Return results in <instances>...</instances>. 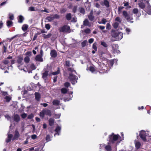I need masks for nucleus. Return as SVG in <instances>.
<instances>
[{
	"instance_id": "f257e3e1",
	"label": "nucleus",
	"mask_w": 151,
	"mask_h": 151,
	"mask_svg": "<svg viewBox=\"0 0 151 151\" xmlns=\"http://www.w3.org/2000/svg\"><path fill=\"white\" fill-rule=\"evenodd\" d=\"M120 137L118 134H115L114 133H112L109 136V142L112 144H114L115 142L117 141Z\"/></svg>"
},
{
	"instance_id": "f03ea898",
	"label": "nucleus",
	"mask_w": 151,
	"mask_h": 151,
	"mask_svg": "<svg viewBox=\"0 0 151 151\" xmlns=\"http://www.w3.org/2000/svg\"><path fill=\"white\" fill-rule=\"evenodd\" d=\"M122 14L127 22H129L131 23L134 22L132 21V20L133 19L132 15L130 16L128 14L127 12L126 11H123Z\"/></svg>"
},
{
	"instance_id": "7ed1b4c3",
	"label": "nucleus",
	"mask_w": 151,
	"mask_h": 151,
	"mask_svg": "<svg viewBox=\"0 0 151 151\" xmlns=\"http://www.w3.org/2000/svg\"><path fill=\"white\" fill-rule=\"evenodd\" d=\"M68 79L72 84L73 85H74L77 82V80L78 78L77 76L73 75L72 73H70L69 74Z\"/></svg>"
},
{
	"instance_id": "20e7f679",
	"label": "nucleus",
	"mask_w": 151,
	"mask_h": 151,
	"mask_svg": "<svg viewBox=\"0 0 151 151\" xmlns=\"http://www.w3.org/2000/svg\"><path fill=\"white\" fill-rule=\"evenodd\" d=\"M70 28L69 26H68L67 25H65L62 27H60L59 29V31L60 32H63L70 33Z\"/></svg>"
},
{
	"instance_id": "39448f33",
	"label": "nucleus",
	"mask_w": 151,
	"mask_h": 151,
	"mask_svg": "<svg viewBox=\"0 0 151 151\" xmlns=\"http://www.w3.org/2000/svg\"><path fill=\"white\" fill-rule=\"evenodd\" d=\"M139 136L144 142L147 141L146 137L149 136L148 133H146L145 131L143 130H142L141 131L139 134Z\"/></svg>"
},
{
	"instance_id": "423d86ee",
	"label": "nucleus",
	"mask_w": 151,
	"mask_h": 151,
	"mask_svg": "<svg viewBox=\"0 0 151 151\" xmlns=\"http://www.w3.org/2000/svg\"><path fill=\"white\" fill-rule=\"evenodd\" d=\"M19 137L20 134L18 131L17 130H16L14 132V136L12 138V140L13 141L14 140H17Z\"/></svg>"
},
{
	"instance_id": "0eeeda50",
	"label": "nucleus",
	"mask_w": 151,
	"mask_h": 151,
	"mask_svg": "<svg viewBox=\"0 0 151 151\" xmlns=\"http://www.w3.org/2000/svg\"><path fill=\"white\" fill-rule=\"evenodd\" d=\"M17 59V62L20 65H22L23 64L22 60H23V57L22 55H19L18 56Z\"/></svg>"
},
{
	"instance_id": "6e6552de",
	"label": "nucleus",
	"mask_w": 151,
	"mask_h": 151,
	"mask_svg": "<svg viewBox=\"0 0 151 151\" xmlns=\"http://www.w3.org/2000/svg\"><path fill=\"white\" fill-rule=\"evenodd\" d=\"M50 55L53 58H55L57 56V52L55 50H52L50 51Z\"/></svg>"
},
{
	"instance_id": "1a4fd4ad",
	"label": "nucleus",
	"mask_w": 151,
	"mask_h": 151,
	"mask_svg": "<svg viewBox=\"0 0 151 151\" xmlns=\"http://www.w3.org/2000/svg\"><path fill=\"white\" fill-rule=\"evenodd\" d=\"M49 71L47 70H45L44 73H42V78L45 79L46 80L47 78V76L48 75Z\"/></svg>"
},
{
	"instance_id": "9d476101",
	"label": "nucleus",
	"mask_w": 151,
	"mask_h": 151,
	"mask_svg": "<svg viewBox=\"0 0 151 151\" xmlns=\"http://www.w3.org/2000/svg\"><path fill=\"white\" fill-rule=\"evenodd\" d=\"M93 12L92 10H91L89 14L88 15V18L91 21H92L94 19V17L93 16Z\"/></svg>"
},
{
	"instance_id": "9b49d317",
	"label": "nucleus",
	"mask_w": 151,
	"mask_h": 151,
	"mask_svg": "<svg viewBox=\"0 0 151 151\" xmlns=\"http://www.w3.org/2000/svg\"><path fill=\"white\" fill-rule=\"evenodd\" d=\"M35 99L37 101H39L40 100L41 98V95L39 92H36L35 93Z\"/></svg>"
},
{
	"instance_id": "f8f14e48",
	"label": "nucleus",
	"mask_w": 151,
	"mask_h": 151,
	"mask_svg": "<svg viewBox=\"0 0 151 151\" xmlns=\"http://www.w3.org/2000/svg\"><path fill=\"white\" fill-rule=\"evenodd\" d=\"M13 119L15 122H18L20 120V118L18 114H16L14 115Z\"/></svg>"
},
{
	"instance_id": "ddd939ff",
	"label": "nucleus",
	"mask_w": 151,
	"mask_h": 151,
	"mask_svg": "<svg viewBox=\"0 0 151 151\" xmlns=\"http://www.w3.org/2000/svg\"><path fill=\"white\" fill-rule=\"evenodd\" d=\"M13 135L12 134H9L8 135L7 138L6 139V143H9L11 141V139H12Z\"/></svg>"
},
{
	"instance_id": "4468645a",
	"label": "nucleus",
	"mask_w": 151,
	"mask_h": 151,
	"mask_svg": "<svg viewBox=\"0 0 151 151\" xmlns=\"http://www.w3.org/2000/svg\"><path fill=\"white\" fill-rule=\"evenodd\" d=\"M55 122V119L52 118H50L48 120L49 124L51 127L54 125Z\"/></svg>"
},
{
	"instance_id": "2eb2a0df",
	"label": "nucleus",
	"mask_w": 151,
	"mask_h": 151,
	"mask_svg": "<svg viewBox=\"0 0 151 151\" xmlns=\"http://www.w3.org/2000/svg\"><path fill=\"white\" fill-rule=\"evenodd\" d=\"M42 57V56L40 55H38L36 56L35 58V60H36V61L42 62L43 60Z\"/></svg>"
},
{
	"instance_id": "dca6fc26",
	"label": "nucleus",
	"mask_w": 151,
	"mask_h": 151,
	"mask_svg": "<svg viewBox=\"0 0 151 151\" xmlns=\"http://www.w3.org/2000/svg\"><path fill=\"white\" fill-rule=\"evenodd\" d=\"M83 24L85 26H88L90 27L91 26V24L88 21V20L87 19H85L83 22Z\"/></svg>"
},
{
	"instance_id": "f3484780",
	"label": "nucleus",
	"mask_w": 151,
	"mask_h": 151,
	"mask_svg": "<svg viewBox=\"0 0 151 151\" xmlns=\"http://www.w3.org/2000/svg\"><path fill=\"white\" fill-rule=\"evenodd\" d=\"M123 35L122 32H118L117 38H116V40H119L123 37Z\"/></svg>"
},
{
	"instance_id": "a211bd4d",
	"label": "nucleus",
	"mask_w": 151,
	"mask_h": 151,
	"mask_svg": "<svg viewBox=\"0 0 151 151\" xmlns=\"http://www.w3.org/2000/svg\"><path fill=\"white\" fill-rule=\"evenodd\" d=\"M61 128L59 126H57L55 129V131L57 133H55L54 134V136H55V135L56 134H58V135H59V132H60V130H61Z\"/></svg>"
},
{
	"instance_id": "6ab92c4d",
	"label": "nucleus",
	"mask_w": 151,
	"mask_h": 151,
	"mask_svg": "<svg viewBox=\"0 0 151 151\" xmlns=\"http://www.w3.org/2000/svg\"><path fill=\"white\" fill-rule=\"evenodd\" d=\"M43 111L45 115H46L49 116H50L51 115V112L50 110L48 109H43Z\"/></svg>"
},
{
	"instance_id": "aec40b11",
	"label": "nucleus",
	"mask_w": 151,
	"mask_h": 151,
	"mask_svg": "<svg viewBox=\"0 0 151 151\" xmlns=\"http://www.w3.org/2000/svg\"><path fill=\"white\" fill-rule=\"evenodd\" d=\"M52 35L51 33H48L47 35H46L45 34H43L42 35V37L44 38V39H46L50 38Z\"/></svg>"
},
{
	"instance_id": "412c9836",
	"label": "nucleus",
	"mask_w": 151,
	"mask_h": 151,
	"mask_svg": "<svg viewBox=\"0 0 151 151\" xmlns=\"http://www.w3.org/2000/svg\"><path fill=\"white\" fill-rule=\"evenodd\" d=\"M112 47L113 51L118 49L119 46L117 44H113L112 45Z\"/></svg>"
},
{
	"instance_id": "4be33fe9",
	"label": "nucleus",
	"mask_w": 151,
	"mask_h": 151,
	"mask_svg": "<svg viewBox=\"0 0 151 151\" xmlns=\"http://www.w3.org/2000/svg\"><path fill=\"white\" fill-rule=\"evenodd\" d=\"M103 66L102 67V73H107L108 71V68L105 65H103Z\"/></svg>"
},
{
	"instance_id": "5701e85b",
	"label": "nucleus",
	"mask_w": 151,
	"mask_h": 151,
	"mask_svg": "<svg viewBox=\"0 0 151 151\" xmlns=\"http://www.w3.org/2000/svg\"><path fill=\"white\" fill-rule=\"evenodd\" d=\"M65 17L67 20H70L72 18L71 14L70 13L67 14L65 16Z\"/></svg>"
},
{
	"instance_id": "b1692460",
	"label": "nucleus",
	"mask_w": 151,
	"mask_h": 151,
	"mask_svg": "<svg viewBox=\"0 0 151 151\" xmlns=\"http://www.w3.org/2000/svg\"><path fill=\"white\" fill-rule=\"evenodd\" d=\"M24 19L23 16L21 15L19 16V19H18V22L20 23H22Z\"/></svg>"
},
{
	"instance_id": "393cba45",
	"label": "nucleus",
	"mask_w": 151,
	"mask_h": 151,
	"mask_svg": "<svg viewBox=\"0 0 151 151\" xmlns=\"http://www.w3.org/2000/svg\"><path fill=\"white\" fill-rule=\"evenodd\" d=\"M118 32L116 31H114L111 33V35L113 37L115 38L116 40V38H117V35L118 34Z\"/></svg>"
},
{
	"instance_id": "a878e982",
	"label": "nucleus",
	"mask_w": 151,
	"mask_h": 151,
	"mask_svg": "<svg viewBox=\"0 0 151 151\" xmlns=\"http://www.w3.org/2000/svg\"><path fill=\"white\" fill-rule=\"evenodd\" d=\"M28 25L26 24H24L22 27V29L24 32L26 31L28 28Z\"/></svg>"
},
{
	"instance_id": "bb28decb",
	"label": "nucleus",
	"mask_w": 151,
	"mask_h": 151,
	"mask_svg": "<svg viewBox=\"0 0 151 151\" xmlns=\"http://www.w3.org/2000/svg\"><path fill=\"white\" fill-rule=\"evenodd\" d=\"M139 6L142 9H143L145 8V4L143 2H141L138 4Z\"/></svg>"
},
{
	"instance_id": "cd10ccee",
	"label": "nucleus",
	"mask_w": 151,
	"mask_h": 151,
	"mask_svg": "<svg viewBox=\"0 0 151 151\" xmlns=\"http://www.w3.org/2000/svg\"><path fill=\"white\" fill-rule=\"evenodd\" d=\"M60 102L58 100H54L52 102V104L53 105L58 106Z\"/></svg>"
},
{
	"instance_id": "c85d7f7f",
	"label": "nucleus",
	"mask_w": 151,
	"mask_h": 151,
	"mask_svg": "<svg viewBox=\"0 0 151 151\" xmlns=\"http://www.w3.org/2000/svg\"><path fill=\"white\" fill-rule=\"evenodd\" d=\"M104 4L106 7L108 8L109 7V2L108 0H104Z\"/></svg>"
},
{
	"instance_id": "c756f323",
	"label": "nucleus",
	"mask_w": 151,
	"mask_h": 151,
	"mask_svg": "<svg viewBox=\"0 0 151 151\" xmlns=\"http://www.w3.org/2000/svg\"><path fill=\"white\" fill-rule=\"evenodd\" d=\"M61 92L63 94H65L67 92L68 90L67 88H63L61 89Z\"/></svg>"
},
{
	"instance_id": "7c9ffc66",
	"label": "nucleus",
	"mask_w": 151,
	"mask_h": 151,
	"mask_svg": "<svg viewBox=\"0 0 151 151\" xmlns=\"http://www.w3.org/2000/svg\"><path fill=\"white\" fill-rule=\"evenodd\" d=\"M24 61L25 63H29L30 61V58L29 56H27L25 57L24 58Z\"/></svg>"
},
{
	"instance_id": "2f4dec72",
	"label": "nucleus",
	"mask_w": 151,
	"mask_h": 151,
	"mask_svg": "<svg viewBox=\"0 0 151 151\" xmlns=\"http://www.w3.org/2000/svg\"><path fill=\"white\" fill-rule=\"evenodd\" d=\"M141 144L139 142H137L135 143V147L137 150L139 149L140 147Z\"/></svg>"
},
{
	"instance_id": "473e14b6",
	"label": "nucleus",
	"mask_w": 151,
	"mask_h": 151,
	"mask_svg": "<svg viewBox=\"0 0 151 151\" xmlns=\"http://www.w3.org/2000/svg\"><path fill=\"white\" fill-rule=\"evenodd\" d=\"M105 148L107 151H111L112 150L111 147L109 145H106Z\"/></svg>"
},
{
	"instance_id": "72a5a7b5",
	"label": "nucleus",
	"mask_w": 151,
	"mask_h": 151,
	"mask_svg": "<svg viewBox=\"0 0 151 151\" xmlns=\"http://www.w3.org/2000/svg\"><path fill=\"white\" fill-rule=\"evenodd\" d=\"M60 73V70L59 68H58V70L57 71L53 72L52 73V75H56Z\"/></svg>"
},
{
	"instance_id": "f704fd0d",
	"label": "nucleus",
	"mask_w": 151,
	"mask_h": 151,
	"mask_svg": "<svg viewBox=\"0 0 151 151\" xmlns=\"http://www.w3.org/2000/svg\"><path fill=\"white\" fill-rule=\"evenodd\" d=\"M107 22V21L106 20V19L103 18L101 22H98L99 24H105L106 22Z\"/></svg>"
},
{
	"instance_id": "c9c22d12",
	"label": "nucleus",
	"mask_w": 151,
	"mask_h": 151,
	"mask_svg": "<svg viewBox=\"0 0 151 151\" xmlns=\"http://www.w3.org/2000/svg\"><path fill=\"white\" fill-rule=\"evenodd\" d=\"M79 12L83 14H84L85 13V11L84 9L82 8L81 7L79 8Z\"/></svg>"
},
{
	"instance_id": "e433bc0d",
	"label": "nucleus",
	"mask_w": 151,
	"mask_h": 151,
	"mask_svg": "<svg viewBox=\"0 0 151 151\" xmlns=\"http://www.w3.org/2000/svg\"><path fill=\"white\" fill-rule=\"evenodd\" d=\"M4 99L7 102H9L11 99V98L10 97L7 96H5Z\"/></svg>"
},
{
	"instance_id": "4c0bfd02",
	"label": "nucleus",
	"mask_w": 151,
	"mask_h": 151,
	"mask_svg": "<svg viewBox=\"0 0 151 151\" xmlns=\"http://www.w3.org/2000/svg\"><path fill=\"white\" fill-rule=\"evenodd\" d=\"M87 41V40H84L81 43L82 47H85L86 45Z\"/></svg>"
},
{
	"instance_id": "58836bf2",
	"label": "nucleus",
	"mask_w": 151,
	"mask_h": 151,
	"mask_svg": "<svg viewBox=\"0 0 151 151\" xmlns=\"http://www.w3.org/2000/svg\"><path fill=\"white\" fill-rule=\"evenodd\" d=\"M7 25L8 27H11L12 24V22L11 21L8 20L7 21Z\"/></svg>"
},
{
	"instance_id": "ea45409f",
	"label": "nucleus",
	"mask_w": 151,
	"mask_h": 151,
	"mask_svg": "<svg viewBox=\"0 0 151 151\" xmlns=\"http://www.w3.org/2000/svg\"><path fill=\"white\" fill-rule=\"evenodd\" d=\"M46 19L49 22H51L54 20L53 17L48 16L47 17Z\"/></svg>"
},
{
	"instance_id": "a19ab883",
	"label": "nucleus",
	"mask_w": 151,
	"mask_h": 151,
	"mask_svg": "<svg viewBox=\"0 0 151 151\" xmlns=\"http://www.w3.org/2000/svg\"><path fill=\"white\" fill-rule=\"evenodd\" d=\"M7 45L6 46H5L4 45H3L2 47L3 49V52L4 53L6 52V50H7Z\"/></svg>"
},
{
	"instance_id": "79ce46f5",
	"label": "nucleus",
	"mask_w": 151,
	"mask_h": 151,
	"mask_svg": "<svg viewBox=\"0 0 151 151\" xmlns=\"http://www.w3.org/2000/svg\"><path fill=\"white\" fill-rule=\"evenodd\" d=\"M89 70L92 73H93L96 71L94 68L92 66H91L89 67Z\"/></svg>"
},
{
	"instance_id": "37998d69",
	"label": "nucleus",
	"mask_w": 151,
	"mask_h": 151,
	"mask_svg": "<svg viewBox=\"0 0 151 151\" xmlns=\"http://www.w3.org/2000/svg\"><path fill=\"white\" fill-rule=\"evenodd\" d=\"M97 44L95 42L94 43L92 46V48L95 51H97V47H96Z\"/></svg>"
},
{
	"instance_id": "c03bdc74",
	"label": "nucleus",
	"mask_w": 151,
	"mask_h": 151,
	"mask_svg": "<svg viewBox=\"0 0 151 151\" xmlns=\"http://www.w3.org/2000/svg\"><path fill=\"white\" fill-rule=\"evenodd\" d=\"M119 24L118 23L115 22L114 23L113 26L115 29H117L118 27Z\"/></svg>"
},
{
	"instance_id": "a18cd8bd",
	"label": "nucleus",
	"mask_w": 151,
	"mask_h": 151,
	"mask_svg": "<svg viewBox=\"0 0 151 151\" xmlns=\"http://www.w3.org/2000/svg\"><path fill=\"white\" fill-rule=\"evenodd\" d=\"M30 68L31 70H33L35 69L36 68L34 64L32 63L30 65Z\"/></svg>"
},
{
	"instance_id": "49530a36",
	"label": "nucleus",
	"mask_w": 151,
	"mask_h": 151,
	"mask_svg": "<svg viewBox=\"0 0 151 151\" xmlns=\"http://www.w3.org/2000/svg\"><path fill=\"white\" fill-rule=\"evenodd\" d=\"M101 45L105 47H106L108 46L107 44L104 41H101Z\"/></svg>"
},
{
	"instance_id": "de8ad7c7",
	"label": "nucleus",
	"mask_w": 151,
	"mask_h": 151,
	"mask_svg": "<svg viewBox=\"0 0 151 151\" xmlns=\"http://www.w3.org/2000/svg\"><path fill=\"white\" fill-rule=\"evenodd\" d=\"M51 27V26L49 24H47L45 25V27L48 30H49Z\"/></svg>"
},
{
	"instance_id": "09e8293b",
	"label": "nucleus",
	"mask_w": 151,
	"mask_h": 151,
	"mask_svg": "<svg viewBox=\"0 0 151 151\" xmlns=\"http://www.w3.org/2000/svg\"><path fill=\"white\" fill-rule=\"evenodd\" d=\"M3 63L5 65H8L9 63V60H7V59H5L3 61Z\"/></svg>"
},
{
	"instance_id": "8fccbe9b",
	"label": "nucleus",
	"mask_w": 151,
	"mask_h": 151,
	"mask_svg": "<svg viewBox=\"0 0 151 151\" xmlns=\"http://www.w3.org/2000/svg\"><path fill=\"white\" fill-rule=\"evenodd\" d=\"M44 113L43 110L41 112H40V116L41 117L43 118L44 116Z\"/></svg>"
},
{
	"instance_id": "3c124183",
	"label": "nucleus",
	"mask_w": 151,
	"mask_h": 151,
	"mask_svg": "<svg viewBox=\"0 0 151 151\" xmlns=\"http://www.w3.org/2000/svg\"><path fill=\"white\" fill-rule=\"evenodd\" d=\"M86 34H89L91 32V30L89 28H87L84 30Z\"/></svg>"
},
{
	"instance_id": "603ef678",
	"label": "nucleus",
	"mask_w": 151,
	"mask_h": 151,
	"mask_svg": "<svg viewBox=\"0 0 151 151\" xmlns=\"http://www.w3.org/2000/svg\"><path fill=\"white\" fill-rule=\"evenodd\" d=\"M53 18L54 19H58L60 18V16L58 15L57 14H54L53 16Z\"/></svg>"
},
{
	"instance_id": "864d4df0",
	"label": "nucleus",
	"mask_w": 151,
	"mask_h": 151,
	"mask_svg": "<svg viewBox=\"0 0 151 151\" xmlns=\"http://www.w3.org/2000/svg\"><path fill=\"white\" fill-rule=\"evenodd\" d=\"M132 12L135 14H137L138 12V10L137 8H134V9L133 11Z\"/></svg>"
},
{
	"instance_id": "5fc2aeb1",
	"label": "nucleus",
	"mask_w": 151,
	"mask_h": 151,
	"mask_svg": "<svg viewBox=\"0 0 151 151\" xmlns=\"http://www.w3.org/2000/svg\"><path fill=\"white\" fill-rule=\"evenodd\" d=\"M46 140L48 142L50 141V136L49 135H47L46 137Z\"/></svg>"
},
{
	"instance_id": "6e6d98bb",
	"label": "nucleus",
	"mask_w": 151,
	"mask_h": 151,
	"mask_svg": "<svg viewBox=\"0 0 151 151\" xmlns=\"http://www.w3.org/2000/svg\"><path fill=\"white\" fill-rule=\"evenodd\" d=\"M70 83L68 82H66L64 84V86L65 87L68 88L70 86Z\"/></svg>"
},
{
	"instance_id": "4d7b16f0",
	"label": "nucleus",
	"mask_w": 151,
	"mask_h": 151,
	"mask_svg": "<svg viewBox=\"0 0 151 151\" xmlns=\"http://www.w3.org/2000/svg\"><path fill=\"white\" fill-rule=\"evenodd\" d=\"M115 20L119 22L120 23H121L122 20L119 17H117L115 18Z\"/></svg>"
},
{
	"instance_id": "13d9d810",
	"label": "nucleus",
	"mask_w": 151,
	"mask_h": 151,
	"mask_svg": "<svg viewBox=\"0 0 151 151\" xmlns=\"http://www.w3.org/2000/svg\"><path fill=\"white\" fill-rule=\"evenodd\" d=\"M21 116L22 118L25 119L27 117V114H26L24 113L21 115Z\"/></svg>"
},
{
	"instance_id": "bf43d9fd",
	"label": "nucleus",
	"mask_w": 151,
	"mask_h": 151,
	"mask_svg": "<svg viewBox=\"0 0 151 151\" xmlns=\"http://www.w3.org/2000/svg\"><path fill=\"white\" fill-rule=\"evenodd\" d=\"M68 70L70 71L71 72H74L76 73V74H77L76 70H75L73 68H68Z\"/></svg>"
},
{
	"instance_id": "052dcab7",
	"label": "nucleus",
	"mask_w": 151,
	"mask_h": 151,
	"mask_svg": "<svg viewBox=\"0 0 151 151\" xmlns=\"http://www.w3.org/2000/svg\"><path fill=\"white\" fill-rule=\"evenodd\" d=\"M25 55L30 56L32 55V53L30 51H27L25 53Z\"/></svg>"
},
{
	"instance_id": "680f3d73",
	"label": "nucleus",
	"mask_w": 151,
	"mask_h": 151,
	"mask_svg": "<svg viewBox=\"0 0 151 151\" xmlns=\"http://www.w3.org/2000/svg\"><path fill=\"white\" fill-rule=\"evenodd\" d=\"M67 9L65 8H62L61 9L60 11V12L62 13H63L66 12Z\"/></svg>"
},
{
	"instance_id": "e2e57ef3",
	"label": "nucleus",
	"mask_w": 151,
	"mask_h": 151,
	"mask_svg": "<svg viewBox=\"0 0 151 151\" xmlns=\"http://www.w3.org/2000/svg\"><path fill=\"white\" fill-rule=\"evenodd\" d=\"M65 65L66 66L69 67L70 65V61L69 60L66 61H65Z\"/></svg>"
},
{
	"instance_id": "0e129e2a",
	"label": "nucleus",
	"mask_w": 151,
	"mask_h": 151,
	"mask_svg": "<svg viewBox=\"0 0 151 151\" xmlns=\"http://www.w3.org/2000/svg\"><path fill=\"white\" fill-rule=\"evenodd\" d=\"M106 28L108 29H111V26L109 23L106 24Z\"/></svg>"
},
{
	"instance_id": "69168bd1",
	"label": "nucleus",
	"mask_w": 151,
	"mask_h": 151,
	"mask_svg": "<svg viewBox=\"0 0 151 151\" xmlns=\"http://www.w3.org/2000/svg\"><path fill=\"white\" fill-rule=\"evenodd\" d=\"M77 6H74L73 9V12L74 13H75L77 11Z\"/></svg>"
},
{
	"instance_id": "338daca9",
	"label": "nucleus",
	"mask_w": 151,
	"mask_h": 151,
	"mask_svg": "<svg viewBox=\"0 0 151 151\" xmlns=\"http://www.w3.org/2000/svg\"><path fill=\"white\" fill-rule=\"evenodd\" d=\"M33 116L32 114L29 115L27 117V119H32L33 117Z\"/></svg>"
},
{
	"instance_id": "774afa93",
	"label": "nucleus",
	"mask_w": 151,
	"mask_h": 151,
	"mask_svg": "<svg viewBox=\"0 0 151 151\" xmlns=\"http://www.w3.org/2000/svg\"><path fill=\"white\" fill-rule=\"evenodd\" d=\"M29 10L31 11H35V8L32 6L29 7Z\"/></svg>"
}]
</instances>
